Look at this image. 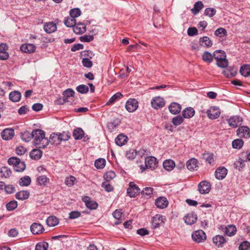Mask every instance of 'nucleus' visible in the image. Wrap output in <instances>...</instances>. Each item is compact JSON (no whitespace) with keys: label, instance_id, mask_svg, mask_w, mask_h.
Segmentation results:
<instances>
[{"label":"nucleus","instance_id":"c85d7f7f","mask_svg":"<svg viewBox=\"0 0 250 250\" xmlns=\"http://www.w3.org/2000/svg\"><path fill=\"white\" fill-rule=\"evenodd\" d=\"M200 44L201 46L209 48L212 45V42L211 40L207 36L201 38L199 40Z\"/></svg>","mask_w":250,"mask_h":250},{"label":"nucleus","instance_id":"4d7b16f0","mask_svg":"<svg viewBox=\"0 0 250 250\" xmlns=\"http://www.w3.org/2000/svg\"><path fill=\"white\" fill-rule=\"evenodd\" d=\"M137 155V152L135 150L130 149L126 151V157L128 159L132 160L134 159Z\"/></svg>","mask_w":250,"mask_h":250},{"label":"nucleus","instance_id":"a18cd8bd","mask_svg":"<svg viewBox=\"0 0 250 250\" xmlns=\"http://www.w3.org/2000/svg\"><path fill=\"white\" fill-rule=\"evenodd\" d=\"M0 172L1 173V176L5 178L9 177L12 173L11 169L7 167H1Z\"/></svg>","mask_w":250,"mask_h":250},{"label":"nucleus","instance_id":"a211bd4d","mask_svg":"<svg viewBox=\"0 0 250 250\" xmlns=\"http://www.w3.org/2000/svg\"><path fill=\"white\" fill-rule=\"evenodd\" d=\"M14 131L12 129L6 128L1 133L2 138L5 140L11 139L14 136Z\"/></svg>","mask_w":250,"mask_h":250},{"label":"nucleus","instance_id":"c03bdc74","mask_svg":"<svg viewBox=\"0 0 250 250\" xmlns=\"http://www.w3.org/2000/svg\"><path fill=\"white\" fill-rule=\"evenodd\" d=\"M21 137L23 141L26 142H28L31 140L32 138H33L32 132L30 133L29 131H24L23 132L21 133Z\"/></svg>","mask_w":250,"mask_h":250},{"label":"nucleus","instance_id":"1a4fd4ad","mask_svg":"<svg viewBox=\"0 0 250 250\" xmlns=\"http://www.w3.org/2000/svg\"><path fill=\"white\" fill-rule=\"evenodd\" d=\"M165 217L160 214H156L153 218L152 220V226L153 229L158 228L160 225L164 222Z\"/></svg>","mask_w":250,"mask_h":250},{"label":"nucleus","instance_id":"37998d69","mask_svg":"<svg viewBox=\"0 0 250 250\" xmlns=\"http://www.w3.org/2000/svg\"><path fill=\"white\" fill-rule=\"evenodd\" d=\"M37 181L40 186H45L49 182V179L46 176H40L37 178Z\"/></svg>","mask_w":250,"mask_h":250},{"label":"nucleus","instance_id":"9d476101","mask_svg":"<svg viewBox=\"0 0 250 250\" xmlns=\"http://www.w3.org/2000/svg\"><path fill=\"white\" fill-rule=\"evenodd\" d=\"M158 162L155 157L150 156L147 157L145 160V165L147 168L154 169L157 167Z\"/></svg>","mask_w":250,"mask_h":250},{"label":"nucleus","instance_id":"4be33fe9","mask_svg":"<svg viewBox=\"0 0 250 250\" xmlns=\"http://www.w3.org/2000/svg\"><path fill=\"white\" fill-rule=\"evenodd\" d=\"M197 160L195 158H191L187 161L186 166L187 168L189 170H197L198 167Z\"/></svg>","mask_w":250,"mask_h":250},{"label":"nucleus","instance_id":"2eb2a0df","mask_svg":"<svg viewBox=\"0 0 250 250\" xmlns=\"http://www.w3.org/2000/svg\"><path fill=\"white\" fill-rule=\"evenodd\" d=\"M208 117L211 119L217 118L220 114L219 109L216 107H211L207 111Z\"/></svg>","mask_w":250,"mask_h":250},{"label":"nucleus","instance_id":"bf43d9fd","mask_svg":"<svg viewBox=\"0 0 250 250\" xmlns=\"http://www.w3.org/2000/svg\"><path fill=\"white\" fill-rule=\"evenodd\" d=\"M223 73L228 78L233 77L236 74V71L233 70L227 69L223 71Z\"/></svg>","mask_w":250,"mask_h":250},{"label":"nucleus","instance_id":"9b49d317","mask_svg":"<svg viewBox=\"0 0 250 250\" xmlns=\"http://www.w3.org/2000/svg\"><path fill=\"white\" fill-rule=\"evenodd\" d=\"M64 23L67 27H73V31L76 34H78V27L76 25V19L73 17H67L64 21Z\"/></svg>","mask_w":250,"mask_h":250},{"label":"nucleus","instance_id":"09e8293b","mask_svg":"<svg viewBox=\"0 0 250 250\" xmlns=\"http://www.w3.org/2000/svg\"><path fill=\"white\" fill-rule=\"evenodd\" d=\"M229 64L228 61L225 58L220 60L216 61V65L220 68H226Z\"/></svg>","mask_w":250,"mask_h":250},{"label":"nucleus","instance_id":"a19ab883","mask_svg":"<svg viewBox=\"0 0 250 250\" xmlns=\"http://www.w3.org/2000/svg\"><path fill=\"white\" fill-rule=\"evenodd\" d=\"M244 145V141L241 138L234 140L232 142L233 148L235 149H240Z\"/></svg>","mask_w":250,"mask_h":250},{"label":"nucleus","instance_id":"f3484780","mask_svg":"<svg viewBox=\"0 0 250 250\" xmlns=\"http://www.w3.org/2000/svg\"><path fill=\"white\" fill-rule=\"evenodd\" d=\"M242 122V119L238 116H233L228 120L229 125L233 128L237 127Z\"/></svg>","mask_w":250,"mask_h":250},{"label":"nucleus","instance_id":"39448f33","mask_svg":"<svg viewBox=\"0 0 250 250\" xmlns=\"http://www.w3.org/2000/svg\"><path fill=\"white\" fill-rule=\"evenodd\" d=\"M193 240L197 243H201L206 239V233L202 230L194 231L192 234Z\"/></svg>","mask_w":250,"mask_h":250},{"label":"nucleus","instance_id":"de8ad7c7","mask_svg":"<svg viewBox=\"0 0 250 250\" xmlns=\"http://www.w3.org/2000/svg\"><path fill=\"white\" fill-rule=\"evenodd\" d=\"M227 30L224 28H219L214 32L216 36L224 37L227 36Z\"/></svg>","mask_w":250,"mask_h":250},{"label":"nucleus","instance_id":"f257e3e1","mask_svg":"<svg viewBox=\"0 0 250 250\" xmlns=\"http://www.w3.org/2000/svg\"><path fill=\"white\" fill-rule=\"evenodd\" d=\"M34 145L39 148H44L49 144L48 139L45 136L44 131L38 129L32 131Z\"/></svg>","mask_w":250,"mask_h":250},{"label":"nucleus","instance_id":"8fccbe9b","mask_svg":"<svg viewBox=\"0 0 250 250\" xmlns=\"http://www.w3.org/2000/svg\"><path fill=\"white\" fill-rule=\"evenodd\" d=\"M58 135L62 141H66L69 140L70 137V133L68 131H63L62 133H58Z\"/></svg>","mask_w":250,"mask_h":250},{"label":"nucleus","instance_id":"69168bd1","mask_svg":"<svg viewBox=\"0 0 250 250\" xmlns=\"http://www.w3.org/2000/svg\"><path fill=\"white\" fill-rule=\"evenodd\" d=\"M102 187L107 192H110L113 190V187L108 183L107 181L103 182Z\"/></svg>","mask_w":250,"mask_h":250},{"label":"nucleus","instance_id":"58836bf2","mask_svg":"<svg viewBox=\"0 0 250 250\" xmlns=\"http://www.w3.org/2000/svg\"><path fill=\"white\" fill-rule=\"evenodd\" d=\"M236 232V228L233 225H229L226 227L225 233L227 235L231 236L234 235Z\"/></svg>","mask_w":250,"mask_h":250},{"label":"nucleus","instance_id":"603ef678","mask_svg":"<svg viewBox=\"0 0 250 250\" xmlns=\"http://www.w3.org/2000/svg\"><path fill=\"white\" fill-rule=\"evenodd\" d=\"M115 177V173L112 170L107 171L104 175V178L107 181L113 179Z\"/></svg>","mask_w":250,"mask_h":250},{"label":"nucleus","instance_id":"6ab92c4d","mask_svg":"<svg viewBox=\"0 0 250 250\" xmlns=\"http://www.w3.org/2000/svg\"><path fill=\"white\" fill-rule=\"evenodd\" d=\"M170 112L174 115L180 113L181 110V105L177 103H172L168 106Z\"/></svg>","mask_w":250,"mask_h":250},{"label":"nucleus","instance_id":"e2e57ef3","mask_svg":"<svg viewBox=\"0 0 250 250\" xmlns=\"http://www.w3.org/2000/svg\"><path fill=\"white\" fill-rule=\"evenodd\" d=\"M153 188L150 187H146L144 190L142 191V194L144 195L148 196L150 197L153 194Z\"/></svg>","mask_w":250,"mask_h":250},{"label":"nucleus","instance_id":"052dcab7","mask_svg":"<svg viewBox=\"0 0 250 250\" xmlns=\"http://www.w3.org/2000/svg\"><path fill=\"white\" fill-rule=\"evenodd\" d=\"M203 158L206 162L209 164H211L214 161L213 155L211 153H204L203 155Z\"/></svg>","mask_w":250,"mask_h":250},{"label":"nucleus","instance_id":"0e129e2a","mask_svg":"<svg viewBox=\"0 0 250 250\" xmlns=\"http://www.w3.org/2000/svg\"><path fill=\"white\" fill-rule=\"evenodd\" d=\"M76 180L75 177L73 176H69L66 178L65 180V183L66 185L71 186L74 185V182Z\"/></svg>","mask_w":250,"mask_h":250},{"label":"nucleus","instance_id":"cd10ccee","mask_svg":"<svg viewBox=\"0 0 250 250\" xmlns=\"http://www.w3.org/2000/svg\"><path fill=\"white\" fill-rule=\"evenodd\" d=\"M213 242L218 247H222L226 241L223 236L218 235L213 238Z\"/></svg>","mask_w":250,"mask_h":250},{"label":"nucleus","instance_id":"338daca9","mask_svg":"<svg viewBox=\"0 0 250 250\" xmlns=\"http://www.w3.org/2000/svg\"><path fill=\"white\" fill-rule=\"evenodd\" d=\"M82 64L83 66L90 68L92 66V62L87 58H84L82 60Z\"/></svg>","mask_w":250,"mask_h":250},{"label":"nucleus","instance_id":"ddd939ff","mask_svg":"<svg viewBox=\"0 0 250 250\" xmlns=\"http://www.w3.org/2000/svg\"><path fill=\"white\" fill-rule=\"evenodd\" d=\"M197 219V215L194 212H190L184 217V220L187 225H192L195 223Z\"/></svg>","mask_w":250,"mask_h":250},{"label":"nucleus","instance_id":"e433bc0d","mask_svg":"<svg viewBox=\"0 0 250 250\" xmlns=\"http://www.w3.org/2000/svg\"><path fill=\"white\" fill-rule=\"evenodd\" d=\"M213 57L216 61L220 60L224 58H226V54L224 51L217 50L213 52Z\"/></svg>","mask_w":250,"mask_h":250},{"label":"nucleus","instance_id":"20e7f679","mask_svg":"<svg viewBox=\"0 0 250 250\" xmlns=\"http://www.w3.org/2000/svg\"><path fill=\"white\" fill-rule=\"evenodd\" d=\"M140 192L139 188L133 182H130L129 187L127 189L128 195L132 198L136 197Z\"/></svg>","mask_w":250,"mask_h":250},{"label":"nucleus","instance_id":"c9c22d12","mask_svg":"<svg viewBox=\"0 0 250 250\" xmlns=\"http://www.w3.org/2000/svg\"><path fill=\"white\" fill-rule=\"evenodd\" d=\"M203 7L204 4L203 2L201 1H198L195 2L193 8L191 9V11L193 14L196 15Z\"/></svg>","mask_w":250,"mask_h":250},{"label":"nucleus","instance_id":"5701e85b","mask_svg":"<svg viewBox=\"0 0 250 250\" xmlns=\"http://www.w3.org/2000/svg\"><path fill=\"white\" fill-rule=\"evenodd\" d=\"M49 143L52 145H58L61 144L62 142V141L61 140V138H60L59 136L58 135V133H52L49 138Z\"/></svg>","mask_w":250,"mask_h":250},{"label":"nucleus","instance_id":"7ed1b4c3","mask_svg":"<svg viewBox=\"0 0 250 250\" xmlns=\"http://www.w3.org/2000/svg\"><path fill=\"white\" fill-rule=\"evenodd\" d=\"M236 135L240 138L248 139L250 137V128L247 126H241L237 129Z\"/></svg>","mask_w":250,"mask_h":250},{"label":"nucleus","instance_id":"bb28decb","mask_svg":"<svg viewBox=\"0 0 250 250\" xmlns=\"http://www.w3.org/2000/svg\"><path fill=\"white\" fill-rule=\"evenodd\" d=\"M21 93L18 91H14L11 92L9 94V99L13 102H18L21 99Z\"/></svg>","mask_w":250,"mask_h":250},{"label":"nucleus","instance_id":"5fc2aeb1","mask_svg":"<svg viewBox=\"0 0 250 250\" xmlns=\"http://www.w3.org/2000/svg\"><path fill=\"white\" fill-rule=\"evenodd\" d=\"M17 202L15 200L9 202L6 205V208L9 211L14 210L17 207Z\"/></svg>","mask_w":250,"mask_h":250},{"label":"nucleus","instance_id":"864d4df0","mask_svg":"<svg viewBox=\"0 0 250 250\" xmlns=\"http://www.w3.org/2000/svg\"><path fill=\"white\" fill-rule=\"evenodd\" d=\"M48 248V244L43 242L38 243L35 248V250H47Z\"/></svg>","mask_w":250,"mask_h":250},{"label":"nucleus","instance_id":"c756f323","mask_svg":"<svg viewBox=\"0 0 250 250\" xmlns=\"http://www.w3.org/2000/svg\"><path fill=\"white\" fill-rule=\"evenodd\" d=\"M42 155V152L39 149H34L30 153V157L34 160L40 159Z\"/></svg>","mask_w":250,"mask_h":250},{"label":"nucleus","instance_id":"f8f14e48","mask_svg":"<svg viewBox=\"0 0 250 250\" xmlns=\"http://www.w3.org/2000/svg\"><path fill=\"white\" fill-rule=\"evenodd\" d=\"M82 200L86 207L90 209H95L98 207V204L88 196H84L82 198Z\"/></svg>","mask_w":250,"mask_h":250},{"label":"nucleus","instance_id":"dca6fc26","mask_svg":"<svg viewBox=\"0 0 250 250\" xmlns=\"http://www.w3.org/2000/svg\"><path fill=\"white\" fill-rule=\"evenodd\" d=\"M155 203L157 208L161 209L166 208L168 205L167 199L164 197H158L156 199Z\"/></svg>","mask_w":250,"mask_h":250},{"label":"nucleus","instance_id":"f704fd0d","mask_svg":"<svg viewBox=\"0 0 250 250\" xmlns=\"http://www.w3.org/2000/svg\"><path fill=\"white\" fill-rule=\"evenodd\" d=\"M31 178L28 176H24L21 178L19 181V185L22 187H27L31 184Z\"/></svg>","mask_w":250,"mask_h":250},{"label":"nucleus","instance_id":"412c9836","mask_svg":"<svg viewBox=\"0 0 250 250\" xmlns=\"http://www.w3.org/2000/svg\"><path fill=\"white\" fill-rule=\"evenodd\" d=\"M21 50L25 53H31L36 50V46L33 44H24L21 45Z\"/></svg>","mask_w":250,"mask_h":250},{"label":"nucleus","instance_id":"ea45409f","mask_svg":"<svg viewBox=\"0 0 250 250\" xmlns=\"http://www.w3.org/2000/svg\"><path fill=\"white\" fill-rule=\"evenodd\" d=\"M106 161L104 158H99L95 162V166L97 169H103L105 166Z\"/></svg>","mask_w":250,"mask_h":250},{"label":"nucleus","instance_id":"2f4dec72","mask_svg":"<svg viewBox=\"0 0 250 250\" xmlns=\"http://www.w3.org/2000/svg\"><path fill=\"white\" fill-rule=\"evenodd\" d=\"M46 223L49 227H54L59 224V219L55 216H50L47 218Z\"/></svg>","mask_w":250,"mask_h":250},{"label":"nucleus","instance_id":"6e6d98bb","mask_svg":"<svg viewBox=\"0 0 250 250\" xmlns=\"http://www.w3.org/2000/svg\"><path fill=\"white\" fill-rule=\"evenodd\" d=\"M216 10L213 8H208L205 10L204 14L208 16L209 17H212L215 15Z\"/></svg>","mask_w":250,"mask_h":250},{"label":"nucleus","instance_id":"7c9ffc66","mask_svg":"<svg viewBox=\"0 0 250 250\" xmlns=\"http://www.w3.org/2000/svg\"><path fill=\"white\" fill-rule=\"evenodd\" d=\"M29 192L27 190H22L16 194V198L18 200H23L28 198Z\"/></svg>","mask_w":250,"mask_h":250},{"label":"nucleus","instance_id":"aec40b11","mask_svg":"<svg viewBox=\"0 0 250 250\" xmlns=\"http://www.w3.org/2000/svg\"><path fill=\"white\" fill-rule=\"evenodd\" d=\"M227 172L228 170L226 168L219 167L215 171V177L219 180H222L226 177Z\"/></svg>","mask_w":250,"mask_h":250},{"label":"nucleus","instance_id":"a878e982","mask_svg":"<svg viewBox=\"0 0 250 250\" xmlns=\"http://www.w3.org/2000/svg\"><path fill=\"white\" fill-rule=\"evenodd\" d=\"M115 143L119 146H123L127 142V137L126 136L121 134L119 135L115 139Z\"/></svg>","mask_w":250,"mask_h":250},{"label":"nucleus","instance_id":"49530a36","mask_svg":"<svg viewBox=\"0 0 250 250\" xmlns=\"http://www.w3.org/2000/svg\"><path fill=\"white\" fill-rule=\"evenodd\" d=\"M184 122V117L180 116H177L173 118L172 120V124L178 126L182 124Z\"/></svg>","mask_w":250,"mask_h":250},{"label":"nucleus","instance_id":"72a5a7b5","mask_svg":"<svg viewBox=\"0 0 250 250\" xmlns=\"http://www.w3.org/2000/svg\"><path fill=\"white\" fill-rule=\"evenodd\" d=\"M175 166V163L172 160H167L163 163V167L167 171L172 170Z\"/></svg>","mask_w":250,"mask_h":250},{"label":"nucleus","instance_id":"0eeeda50","mask_svg":"<svg viewBox=\"0 0 250 250\" xmlns=\"http://www.w3.org/2000/svg\"><path fill=\"white\" fill-rule=\"evenodd\" d=\"M198 188L201 194H206L209 192L211 185L209 182L204 181L199 184Z\"/></svg>","mask_w":250,"mask_h":250},{"label":"nucleus","instance_id":"f03ea898","mask_svg":"<svg viewBox=\"0 0 250 250\" xmlns=\"http://www.w3.org/2000/svg\"><path fill=\"white\" fill-rule=\"evenodd\" d=\"M9 165L13 167L14 170L18 172H22L25 169L26 165L23 161H21L16 157H11L8 160Z\"/></svg>","mask_w":250,"mask_h":250},{"label":"nucleus","instance_id":"393cba45","mask_svg":"<svg viewBox=\"0 0 250 250\" xmlns=\"http://www.w3.org/2000/svg\"><path fill=\"white\" fill-rule=\"evenodd\" d=\"M195 114L194 109L190 107L186 108L182 111V115L184 118L189 119L192 117Z\"/></svg>","mask_w":250,"mask_h":250},{"label":"nucleus","instance_id":"13d9d810","mask_svg":"<svg viewBox=\"0 0 250 250\" xmlns=\"http://www.w3.org/2000/svg\"><path fill=\"white\" fill-rule=\"evenodd\" d=\"M123 97V95L119 92L116 93L113 96H112L109 99L107 104H111L115 102L117 99H120Z\"/></svg>","mask_w":250,"mask_h":250},{"label":"nucleus","instance_id":"6e6552de","mask_svg":"<svg viewBox=\"0 0 250 250\" xmlns=\"http://www.w3.org/2000/svg\"><path fill=\"white\" fill-rule=\"evenodd\" d=\"M151 106L155 109H159L163 107L165 104L164 99L160 97H156L152 99Z\"/></svg>","mask_w":250,"mask_h":250},{"label":"nucleus","instance_id":"774afa93","mask_svg":"<svg viewBox=\"0 0 250 250\" xmlns=\"http://www.w3.org/2000/svg\"><path fill=\"white\" fill-rule=\"evenodd\" d=\"M250 249V243L247 241L242 243L239 247V250H249Z\"/></svg>","mask_w":250,"mask_h":250},{"label":"nucleus","instance_id":"79ce46f5","mask_svg":"<svg viewBox=\"0 0 250 250\" xmlns=\"http://www.w3.org/2000/svg\"><path fill=\"white\" fill-rule=\"evenodd\" d=\"M89 137L85 134L83 129L79 127V140H82L83 142L87 143L89 142Z\"/></svg>","mask_w":250,"mask_h":250},{"label":"nucleus","instance_id":"4468645a","mask_svg":"<svg viewBox=\"0 0 250 250\" xmlns=\"http://www.w3.org/2000/svg\"><path fill=\"white\" fill-rule=\"evenodd\" d=\"M30 229L34 234H41L44 230L43 227L41 224L37 223H34L31 225Z\"/></svg>","mask_w":250,"mask_h":250},{"label":"nucleus","instance_id":"3c124183","mask_svg":"<svg viewBox=\"0 0 250 250\" xmlns=\"http://www.w3.org/2000/svg\"><path fill=\"white\" fill-rule=\"evenodd\" d=\"M245 161L240 158L234 162V167L235 168L240 170L244 167L245 165Z\"/></svg>","mask_w":250,"mask_h":250},{"label":"nucleus","instance_id":"473e14b6","mask_svg":"<svg viewBox=\"0 0 250 250\" xmlns=\"http://www.w3.org/2000/svg\"><path fill=\"white\" fill-rule=\"evenodd\" d=\"M202 60L207 63H211L214 58L213 54H212L208 51H205L202 56Z\"/></svg>","mask_w":250,"mask_h":250},{"label":"nucleus","instance_id":"b1692460","mask_svg":"<svg viewBox=\"0 0 250 250\" xmlns=\"http://www.w3.org/2000/svg\"><path fill=\"white\" fill-rule=\"evenodd\" d=\"M44 31L47 33H52L57 29V26L55 23L52 22L46 23L44 25Z\"/></svg>","mask_w":250,"mask_h":250},{"label":"nucleus","instance_id":"4c0bfd02","mask_svg":"<svg viewBox=\"0 0 250 250\" xmlns=\"http://www.w3.org/2000/svg\"><path fill=\"white\" fill-rule=\"evenodd\" d=\"M241 74L244 77H248L250 76V65L245 64L241 66L240 69Z\"/></svg>","mask_w":250,"mask_h":250},{"label":"nucleus","instance_id":"680f3d73","mask_svg":"<svg viewBox=\"0 0 250 250\" xmlns=\"http://www.w3.org/2000/svg\"><path fill=\"white\" fill-rule=\"evenodd\" d=\"M79 39L81 42H90L93 40L94 37L92 35H85L81 36L79 38Z\"/></svg>","mask_w":250,"mask_h":250},{"label":"nucleus","instance_id":"423d86ee","mask_svg":"<svg viewBox=\"0 0 250 250\" xmlns=\"http://www.w3.org/2000/svg\"><path fill=\"white\" fill-rule=\"evenodd\" d=\"M138 107V103L136 99H130L126 103L125 108L129 112L135 111Z\"/></svg>","mask_w":250,"mask_h":250}]
</instances>
